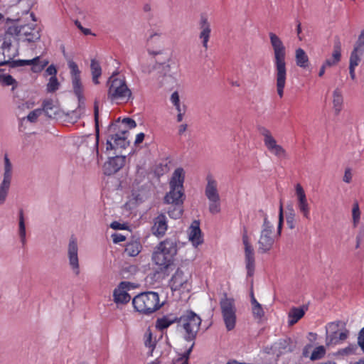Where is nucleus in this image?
<instances>
[{"mask_svg":"<svg viewBox=\"0 0 364 364\" xmlns=\"http://www.w3.org/2000/svg\"><path fill=\"white\" fill-rule=\"evenodd\" d=\"M355 349V347L354 346H350L347 348H345L343 349H342L340 353L341 354H345V355H347V354H350V353H352L354 352Z\"/></svg>","mask_w":364,"mask_h":364,"instance_id":"obj_61","label":"nucleus"},{"mask_svg":"<svg viewBox=\"0 0 364 364\" xmlns=\"http://www.w3.org/2000/svg\"><path fill=\"white\" fill-rule=\"evenodd\" d=\"M326 353L325 348L323 346H320L316 347L312 352L311 355V360H315L318 359H321L324 356Z\"/></svg>","mask_w":364,"mask_h":364,"instance_id":"obj_45","label":"nucleus"},{"mask_svg":"<svg viewBox=\"0 0 364 364\" xmlns=\"http://www.w3.org/2000/svg\"><path fill=\"white\" fill-rule=\"evenodd\" d=\"M201 323L200 317L192 311H187L178 316L177 329L186 341H193Z\"/></svg>","mask_w":364,"mask_h":364,"instance_id":"obj_4","label":"nucleus"},{"mask_svg":"<svg viewBox=\"0 0 364 364\" xmlns=\"http://www.w3.org/2000/svg\"><path fill=\"white\" fill-rule=\"evenodd\" d=\"M296 196L297 197V203L307 201L306 196L302 186L297 183L295 186Z\"/></svg>","mask_w":364,"mask_h":364,"instance_id":"obj_48","label":"nucleus"},{"mask_svg":"<svg viewBox=\"0 0 364 364\" xmlns=\"http://www.w3.org/2000/svg\"><path fill=\"white\" fill-rule=\"evenodd\" d=\"M43 112H44L47 116L52 117L57 114V107L53 105L52 100H46L43 104Z\"/></svg>","mask_w":364,"mask_h":364,"instance_id":"obj_39","label":"nucleus"},{"mask_svg":"<svg viewBox=\"0 0 364 364\" xmlns=\"http://www.w3.org/2000/svg\"><path fill=\"white\" fill-rule=\"evenodd\" d=\"M1 50L2 51V54L5 56L6 65H9L11 68L31 65V70L33 73H39L48 63V61L46 60H41L39 56L31 60H13V58L18 54V50L16 45L12 42V39L4 38Z\"/></svg>","mask_w":364,"mask_h":364,"instance_id":"obj_2","label":"nucleus"},{"mask_svg":"<svg viewBox=\"0 0 364 364\" xmlns=\"http://www.w3.org/2000/svg\"><path fill=\"white\" fill-rule=\"evenodd\" d=\"M174 323H178V316L174 314H168L156 319V328L163 331Z\"/></svg>","mask_w":364,"mask_h":364,"instance_id":"obj_27","label":"nucleus"},{"mask_svg":"<svg viewBox=\"0 0 364 364\" xmlns=\"http://www.w3.org/2000/svg\"><path fill=\"white\" fill-rule=\"evenodd\" d=\"M90 70L93 83L95 85H98L100 83L99 77L102 75V68L100 63L95 59L91 60Z\"/></svg>","mask_w":364,"mask_h":364,"instance_id":"obj_32","label":"nucleus"},{"mask_svg":"<svg viewBox=\"0 0 364 364\" xmlns=\"http://www.w3.org/2000/svg\"><path fill=\"white\" fill-rule=\"evenodd\" d=\"M75 24L84 34L89 35L91 33V31L89 28H83L78 21H75Z\"/></svg>","mask_w":364,"mask_h":364,"instance_id":"obj_60","label":"nucleus"},{"mask_svg":"<svg viewBox=\"0 0 364 364\" xmlns=\"http://www.w3.org/2000/svg\"><path fill=\"white\" fill-rule=\"evenodd\" d=\"M275 237L276 235L274 233V225L268 220L267 215L264 214L259 237L257 242L258 252L262 254L269 252L273 247Z\"/></svg>","mask_w":364,"mask_h":364,"instance_id":"obj_8","label":"nucleus"},{"mask_svg":"<svg viewBox=\"0 0 364 364\" xmlns=\"http://www.w3.org/2000/svg\"><path fill=\"white\" fill-rule=\"evenodd\" d=\"M297 208L304 218L306 219L310 218V207L308 201L297 203Z\"/></svg>","mask_w":364,"mask_h":364,"instance_id":"obj_44","label":"nucleus"},{"mask_svg":"<svg viewBox=\"0 0 364 364\" xmlns=\"http://www.w3.org/2000/svg\"><path fill=\"white\" fill-rule=\"evenodd\" d=\"M61 50L63 56L65 58L68 62L74 93L80 101L82 98L83 92V86L80 77L81 71L80 70L77 63L68 57L65 47L63 46H61Z\"/></svg>","mask_w":364,"mask_h":364,"instance_id":"obj_10","label":"nucleus"},{"mask_svg":"<svg viewBox=\"0 0 364 364\" xmlns=\"http://www.w3.org/2000/svg\"><path fill=\"white\" fill-rule=\"evenodd\" d=\"M46 73L48 75H50L51 77H55V75L57 74V70L53 65H51L48 66V68L46 69Z\"/></svg>","mask_w":364,"mask_h":364,"instance_id":"obj_58","label":"nucleus"},{"mask_svg":"<svg viewBox=\"0 0 364 364\" xmlns=\"http://www.w3.org/2000/svg\"><path fill=\"white\" fill-rule=\"evenodd\" d=\"M20 36H24L28 42H35L41 38L39 29L33 23L21 25Z\"/></svg>","mask_w":364,"mask_h":364,"instance_id":"obj_21","label":"nucleus"},{"mask_svg":"<svg viewBox=\"0 0 364 364\" xmlns=\"http://www.w3.org/2000/svg\"><path fill=\"white\" fill-rule=\"evenodd\" d=\"M129 282H122L118 287L114 289L113 296L116 303L125 304L130 301L131 296L127 293V289H129Z\"/></svg>","mask_w":364,"mask_h":364,"instance_id":"obj_20","label":"nucleus"},{"mask_svg":"<svg viewBox=\"0 0 364 364\" xmlns=\"http://www.w3.org/2000/svg\"><path fill=\"white\" fill-rule=\"evenodd\" d=\"M18 218V235L20 237L21 242L22 243L23 245H24L26 242V231L23 213L22 210L19 212Z\"/></svg>","mask_w":364,"mask_h":364,"instance_id":"obj_36","label":"nucleus"},{"mask_svg":"<svg viewBox=\"0 0 364 364\" xmlns=\"http://www.w3.org/2000/svg\"><path fill=\"white\" fill-rule=\"evenodd\" d=\"M352 177H353V174H352L351 169L350 168H346L344 176L343 177V181L345 183H349L351 182Z\"/></svg>","mask_w":364,"mask_h":364,"instance_id":"obj_55","label":"nucleus"},{"mask_svg":"<svg viewBox=\"0 0 364 364\" xmlns=\"http://www.w3.org/2000/svg\"><path fill=\"white\" fill-rule=\"evenodd\" d=\"M296 63L300 68H306L309 65V58L302 48H297L295 53Z\"/></svg>","mask_w":364,"mask_h":364,"instance_id":"obj_33","label":"nucleus"},{"mask_svg":"<svg viewBox=\"0 0 364 364\" xmlns=\"http://www.w3.org/2000/svg\"><path fill=\"white\" fill-rule=\"evenodd\" d=\"M144 344L150 349L151 352L153 351L156 345V340L153 339L152 334L149 331L144 334Z\"/></svg>","mask_w":364,"mask_h":364,"instance_id":"obj_47","label":"nucleus"},{"mask_svg":"<svg viewBox=\"0 0 364 364\" xmlns=\"http://www.w3.org/2000/svg\"><path fill=\"white\" fill-rule=\"evenodd\" d=\"M107 97L112 102H127L132 98L131 90L128 87L125 77L113 73L107 82Z\"/></svg>","mask_w":364,"mask_h":364,"instance_id":"obj_3","label":"nucleus"},{"mask_svg":"<svg viewBox=\"0 0 364 364\" xmlns=\"http://www.w3.org/2000/svg\"><path fill=\"white\" fill-rule=\"evenodd\" d=\"M132 304L137 311L146 314L156 311L161 306L159 294L154 291L144 292L136 296L132 300Z\"/></svg>","mask_w":364,"mask_h":364,"instance_id":"obj_6","label":"nucleus"},{"mask_svg":"<svg viewBox=\"0 0 364 364\" xmlns=\"http://www.w3.org/2000/svg\"><path fill=\"white\" fill-rule=\"evenodd\" d=\"M341 42L339 41H336L335 42V43H334V46H333V58H334V60L332 61V62L331 60H326L324 62V63L321 67L320 71L318 73V76L319 77H322L324 75L326 68L327 67L333 66V65H336L340 61V60H341Z\"/></svg>","mask_w":364,"mask_h":364,"instance_id":"obj_24","label":"nucleus"},{"mask_svg":"<svg viewBox=\"0 0 364 364\" xmlns=\"http://www.w3.org/2000/svg\"><path fill=\"white\" fill-rule=\"evenodd\" d=\"M115 148V145L114 144V141L113 140H111V135L107 138V146H106V149L107 150H112L113 149Z\"/></svg>","mask_w":364,"mask_h":364,"instance_id":"obj_63","label":"nucleus"},{"mask_svg":"<svg viewBox=\"0 0 364 364\" xmlns=\"http://www.w3.org/2000/svg\"><path fill=\"white\" fill-rule=\"evenodd\" d=\"M161 252L166 253L168 257L173 259L177 252L176 241L174 239L168 238L160 242L156 247Z\"/></svg>","mask_w":364,"mask_h":364,"instance_id":"obj_25","label":"nucleus"},{"mask_svg":"<svg viewBox=\"0 0 364 364\" xmlns=\"http://www.w3.org/2000/svg\"><path fill=\"white\" fill-rule=\"evenodd\" d=\"M307 309L308 308L306 306H303L302 307L300 308H291L288 314L289 326H293L294 324L297 323L298 321L304 316L305 312L307 311Z\"/></svg>","mask_w":364,"mask_h":364,"instance_id":"obj_28","label":"nucleus"},{"mask_svg":"<svg viewBox=\"0 0 364 364\" xmlns=\"http://www.w3.org/2000/svg\"><path fill=\"white\" fill-rule=\"evenodd\" d=\"M116 122H119V124L120 126V128L122 129H132L136 127V123L134 120H133L131 118H124L123 120L120 122L119 120L117 121Z\"/></svg>","mask_w":364,"mask_h":364,"instance_id":"obj_46","label":"nucleus"},{"mask_svg":"<svg viewBox=\"0 0 364 364\" xmlns=\"http://www.w3.org/2000/svg\"><path fill=\"white\" fill-rule=\"evenodd\" d=\"M0 84L3 86L12 85V89H14L17 85V82L11 75L9 74L0 73Z\"/></svg>","mask_w":364,"mask_h":364,"instance_id":"obj_41","label":"nucleus"},{"mask_svg":"<svg viewBox=\"0 0 364 364\" xmlns=\"http://www.w3.org/2000/svg\"><path fill=\"white\" fill-rule=\"evenodd\" d=\"M199 34L198 38L201 41L203 47L206 50L208 48V42L211 35V24L206 14L200 15L198 21Z\"/></svg>","mask_w":364,"mask_h":364,"instance_id":"obj_15","label":"nucleus"},{"mask_svg":"<svg viewBox=\"0 0 364 364\" xmlns=\"http://www.w3.org/2000/svg\"><path fill=\"white\" fill-rule=\"evenodd\" d=\"M170 100L171 103L175 106L177 112L186 110L185 105L181 104L179 95L178 92L176 91L171 94Z\"/></svg>","mask_w":364,"mask_h":364,"instance_id":"obj_43","label":"nucleus"},{"mask_svg":"<svg viewBox=\"0 0 364 364\" xmlns=\"http://www.w3.org/2000/svg\"><path fill=\"white\" fill-rule=\"evenodd\" d=\"M110 228H112V229L114 230H123L124 229V225L117 222V221H114V222H112L111 224H110Z\"/></svg>","mask_w":364,"mask_h":364,"instance_id":"obj_62","label":"nucleus"},{"mask_svg":"<svg viewBox=\"0 0 364 364\" xmlns=\"http://www.w3.org/2000/svg\"><path fill=\"white\" fill-rule=\"evenodd\" d=\"M21 28V25H20V26L14 25V26H9L5 33L4 38L12 39V42L14 43V41H16L15 36H20Z\"/></svg>","mask_w":364,"mask_h":364,"instance_id":"obj_38","label":"nucleus"},{"mask_svg":"<svg viewBox=\"0 0 364 364\" xmlns=\"http://www.w3.org/2000/svg\"><path fill=\"white\" fill-rule=\"evenodd\" d=\"M360 211L358 202H355L352 209V218L354 226H356L360 220Z\"/></svg>","mask_w":364,"mask_h":364,"instance_id":"obj_49","label":"nucleus"},{"mask_svg":"<svg viewBox=\"0 0 364 364\" xmlns=\"http://www.w3.org/2000/svg\"><path fill=\"white\" fill-rule=\"evenodd\" d=\"M361 58L360 56H357L356 55H350V65H349V71H350V77L353 80H355V67L358 65Z\"/></svg>","mask_w":364,"mask_h":364,"instance_id":"obj_40","label":"nucleus"},{"mask_svg":"<svg viewBox=\"0 0 364 364\" xmlns=\"http://www.w3.org/2000/svg\"><path fill=\"white\" fill-rule=\"evenodd\" d=\"M289 343V339H284V340H281L279 341V345L281 346V347L287 351H290L291 350L290 347L288 348Z\"/></svg>","mask_w":364,"mask_h":364,"instance_id":"obj_59","label":"nucleus"},{"mask_svg":"<svg viewBox=\"0 0 364 364\" xmlns=\"http://www.w3.org/2000/svg\"><path fill=\"white\" fill-rule=\"evenodd\" d=\"M364 53V29L360 32L358 38L355 44L353 50L350 55H356L357 56H361Z\"/></svg>","mask_w":364,"mask_h":364,"instance_id":"obj_35","label":"nucleus"},{"mask_svg":"<svg viewBox=\"0 0 364 364\" xmlns=\"http://www.w3.org/2000/svg\"><path fill=\"white\" fill-rule=\"evenodd\" d=\"M269 37L274 54L277 91L278 95L282 97L287 79L286 47L282 39L274 33L269 32Z\"/></svg>","mask_w":364,"mask_h":364,"instance_id":"obj_1","label":"nucleus"},{"mask_svg":"<svg viewBox=\"0 0 364 364\" xmlns=\"http://www.w3.org/2000/svg\"><path fill=\"white\" fill-rule=\"evenodd\" d=\"M13 174V165L6 154L4 158V173H3V182L11 183Z\"/></svg>","mask_w":364,"mask_h":364,"instance_id":"obj_30","label":"nucleus"},{"mask_svg":"<svg viewBox=\"0 0 364 364\" xmlns=\"http://www.w3.org/2000/svg\"><path fill=\"white\" fill-rule=\"evenodd\" d=\"M168 228L167 218L164 214H160L154 220L151 230L154 235L161 237L164 235Z\"/></svg>","mask_w":364,"mask_h":364,"instance_id":"obj_23","label":"nucleus"},{"mask_svg":"<svg viewBox=\"0 0 364 364\" xmlns=\"http://www.w3.org/2000/svg\"><path fill=\"white\" fill-rule=\"evenodd\" d=\"M59 82L56 77H50L47 85V89L49 92H55L58 89Z\"/></svg>","mask_w":364,"mask_h":364,"instance_id":"obj_51","label":"nucleus"},{"mask_svg":"<svg viewBox=\"0 0 364 364\" xmlns=\"http://www.w3.org/2000/svg\"><path fill=\"white\" fill-rule=\"evenodd\" d=\"M68 264L76 276L80 274V262L78 257V245L77 238L74 236L70 237L68 245Z\"/></svg>","mask_w":364,"mask_h":364,"instance_id":"obj_13","label":"nucleus"},{"mask_svg":"<svg viewBox=\"0 0 364 364\" xmlns=\"http://www.w3.org/2000/svg\"><path fill=\"white\" fill-rule=\"evenodd\" d=\"M220 306L227 330H232L236 324V307L234 299L225 294L220 301Z\"/></svg>","mask_w":364,"mask_h":364,"instance_id":"obj_9","label":"nucleus"},{"mask_svg":"<svg viewBox=\"0 0 364 364\" xmlns=\"http://www.w3.org/2000/svg\"><path fill=\"white\" fill-rule=\"evenodd\" d=\"M11 183L1 181L0 183V205L6 200Z\"/></svg>","mask_w":364,"mask_h":364,"instance_id":"obj_42","label":"nucleus"},{"mask_svg":"<svg viewBox=\"0 0 364 364\" xmlns=\"http://www.w3.org/2000/svg\"><path fill=\"white\" fill-rule=\"evenodd\" d=\"M94 116H95V129H96V137L88 136L86 139V143L91 142L93 144V149L98 153V143H99V107L97 102H95L94 106Z\"/></svg>","mask_w":364,"mask_h":364,"instance_id":"obj_29","label":"nucleus"},{"mask_svg":"<svg viewBox=\"0 0 364 364\" xmlns=\"http://www.w3.org/2000/svg\"><path fill=\"white\" fill-rule=\"evenodd\" d=\"M126 158L122 156H117L109 159L105 165V173L111 175L120 170L125 164Z\"/></svg>","mask_w":364,"mask_h":364,"instance_id":"obj_19","label":"nucleus"},{"mask_svg":"<svg viewBox=\"0 0 364 364\" xmlns=\"http://www.w3.org/2000/svg\"><path fill=\"white\" fill-rule=\"evenodd\" d=\"M168 215L171 218H178L182 215V209L181 207H174L172 210H168Z\"/></svg>","mask_w":364,"mask_h":364,"instance_id":"obj_53","label":"nucleus"},{"mask_svg":"<svg viewBox=\"0 0 364 364\" xmlns=\"http://www.w3.org/2000/svg\"><path fill=\"white\" fill-rule=\"evenodd\" d=\"M161 37V33L151 31L146 38L147 43V52L151 55H164L165 56H169V54L164 49L159 48V49H154L151 45Z\"/></svg>","mask_w":364,"mask_h":364,"instance_id":"obj_22","label":"nucleus"},{"mask_svg":"<svg viewBox=\"0 0 364 364\" xmlns=\"http://www.w3.org/2000/svg\"><path fill=\"white\" fill-rule=\"evenodd\" d=\"M112 237L114 243H119L120 242L124 241L126 239V237L123 235L119 233L113 234L112 235Z\"/></svg>","mask_w":364,"mask_h":364,"instance_id":"obj_57","label":"nucleus"},{"mask_svg":"<svg viewBox=\"0 0 364 364\" xmlns=\"http://www.w3.org/2000/svg\"><path fill=\"white\" fill-rule=\"evenodd\" d=\"M141 250V245L139 241L134 240L127 243L125 247V252L131 257L139 255Z\"/></svg>","mask_w":364,"mask_h":364,"instance_id":"obj_34","label":"nucleus"},{"mask_svg":"<svg viewBox=\"0 0 364 364\" xmlns=\"http://www.w3.org/2000/svg\"><path fill=\"white\" fill-rule=\"evenodd\" d=\"M116 131H118V132L114 134H111V140H113L115 146L124 148L127 143L125 136L127 133V129L120 128L119 122L110 124L108 127V132L113 133Z\"/></svg>","mask_w":364,"mask_h":364,"instance_id":"obj_17","label":"nucleus"},{"mask_svg":"<svg viewBox=\"0 0 364 364\" xmlns=\"http://www.w3.org/2000/svg\"><path fill=\"white\" fill-rule=\"evenodd\" d=\"M184 178V170L182 168H177L170 181V191L165 196L166 203L176 205L183 203Z\"/></svg>","mask_w":364,"mask_h":364,"instance_id":"obj_5","label":"nucleus"},{"mask_svg":"<svg viewBox=\"0 0 364 364\" xmlns=\"http://www.w3.org/2000/svg\"><path fill=\"white\" fill-rule=\"evenodd\" d=\"M205 196L208 200V210L211 214L219 213L221 210V200L218 181L211 176L206 177Z\"/></svg>","mask_w":364,"mask_h":364,"instance_id":"obj_7","label":"nucleus"},{"mask_svg":"<svg viewBox=\"0 0 364 364\" xmlns=\"http://www.w3.org/2000/svg\"><path fill=\"white\" fill-rule=\"evenodd\" d=\"M251 303L252 305V314L255 318H261L264 316V312L262 305L256 300L253 292L251 293Z\"/></svg>","mask_w":364,"mask_h":364,"instance_id":"obj_37","label":"nucleus"},{"mask_svg":"<svg viewBox=\"0 0 364 364\" xmlns=\"http://www.w3.org/2000/svg\"><path fill=\"white\" fill-rule=\"evenodd\" d=\"M358 343L364 353V327L360 330L358 338Z\"/></svg>","mask_w":364,"mask_h":364,"instance_id":"obj_56","label":"nucleus"},{"mask_svg":"<svg viewBox=\"0 0 364 364\" xmlns=\"http://www.w3.org/2000/svg\"><path fill=\"white\" fill-rule=\"evenodd\" d=\"M43 110L41 109H36L27 115L26 119L31 122H36L38 117L41 116Z\"/></svg>","mask_w":364,"mask_h":364,"instance_id":"obj_52","label":"nucleus"},{"mask_svg":"<svg viewBox=\"0 0 364 364\" xmlns=\"http://www.w3.org/2000/svg\"><path fill=\"white\" fill-rule=\"evenodd\" d=\"M296 215L294 210L291 208L290 212L287 215V224L289 229L295 228Z\"/></svg>","mask_w":364,"mask_h":364,"instance_id":"obj_50","label":"nucleus"},{"mask_svg":"<svg viewBox=\"0 0 364 364\" xmlns=\"http://www.w3.org/2000/svg\"><path fill=\"white\" fill-rule=\"evenodd\" d=\"M259 134L263 136V141L267 150L274 156L282 158L285 156L286 151L272 136L271 132L264 127H258Z\"/></svg>","mask_w":364,"mask_h":364,"instance_id":"obj_12","label":"nucleus"},{"mask_svg":"<svg viewBox=\"0 0 364 364\" xmlns=\"http://www.w3.org/2000/svg\"><path fill=\"white\" fill-rule=\"evenodd\" d=\"M144 136H145V135L142 132L139 133L138 134H136L134 144H141L143 141V140L144 139Z\"/></svg>","mask_w":364,"mask_h":364,"instance_id":"obj_64","label":"nucleus"},{"mask_svg":"<svg viewBox=\"0 0 364 364\" xmlns=\"http://www.w3.org/2000/svg\"><path fill=\"white\" fill-rule=\"evenodd\" d=\"M188 238L195 247L202 244L203 238L201 236V230L199 227V222L195 220L192 223L188 230Z\"/></svg>","mask_w":364,"mask_h":364,"instance_id":"obj_26","label":"nucleus"},{"mask_svg":"<svg viewBox=\"0 0 364 364\" xmlns=\"http://www.w3.org/2000/svg\"><path fill=\"white\" fill-rule=\"evenodd\" d=\"M283 208L282 204L279 207V223H278V230H277V235L279 236L281 234V230L283 224Z\"/></svg>","mask_w":364,"mask_h":364,"instance_id":"obj_54","label":"nucleus"},{"mask_svg":"<svg viewBox=\"0 0 364 364\" xmlns=\"http://www.w3.org/2000/svg\"><path fill=\"white\" fill-rule=\"evenodd\" d=\"M340 321L328 323L326 326V343L327 346L337 345L345 341L348 336V331L341 329Z\"/></svg>","mask_w":364,"mask_h":364,"instance_id":"obj_11","label":"nucleus"},{"mask_svg":"<svg viewBox=\"0 0 364 364\" xmlns=\"http://www.w3.org/2000/svg\"><path fill=\"white\" fill-rule=\"evenodd\" d=\"M152 260L157 265L161 272L165 274H169V269H172L173 266V259L168 257V255L156 247L153 255Z\"/></svg>","mask_w":364,"mask_h":364,"instance_id":"obj_16","label":"nucleus"},{"mask_svg":"<svg viewBox=\"0 0 364 364\" xmlns=\"http://www.w3.org/2000/svg\"><path fill=\"white\" fill-rule=\"evenodd\" d=\"M242 243L245 246V262L248 277H251L255 271V252L250 242L249 237L245 231L242 235Z\"/></svg>","mask_w":364,"mask_h":364,"instance_id":"obj_14","label":"nucleus"},{"mask_svg":"<svg viewBox=\"0 0 364 364\" xmlns=\"http://www.w3.org/2000/svg\"><path fill=\"white\" fill-rule=\"evenodd\" d=\"M343 98L342 92L336 88L333 92V105L336 114H338L342 109Z\"/></svg>","mask_w":364,"mask_h":364,"instance_id":"obj_31","label":"nucleus"},{"mask_svg":"<svg viewBox=\"0 0 364 364\" xmlns=\"http://www.w3.org/2000/svg\"><path fill=\"white\" fill-rule=\"evenodd\" d=\"M191 277V272L185 267H179L173 275L170 284L174 291L179 289L187 283Z\"/></svg>","mask_w":364,"mask_h":364,"instance_id":"obj_18","label":"nucleus"}]
</instances>
